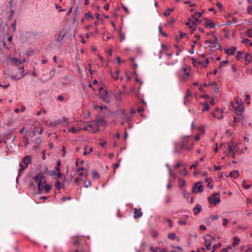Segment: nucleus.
I'll return each mask as SVG.
<instances>
[{
	"label": "nucleus",
	"mask_w": 252,
	"mask_h": 252,
	"mask_svg": "<svg viewBox=\"0 0 252 252\" xmlns=\"http://www.w3.org/2000/svg\"><path fill=\"white\" fill-rule=\"evenodd\" d=\"M205 44L206 45H207V44H209V45L206 46V47L209 48V49L213 52H215L220 47V45L218 41V38L216 36L214 37V39L213 40H206L205 42Z\"/></svg>",
	"instance_id": "obj_1"
},
{
	"label": "nucleus",
	"mask_w": 252,
	"mask_h": 252,
	"mask_svg": "<svg viewBox=\"0 0 252 252\" xmlns=\"http://www.w3.org/2000/svg\"><path fill=\"white\" fill-rule=\"evenodd\" d=\"M209 201L213 205H216L220 201V195L218 193H214L209 198Z\"/></svg>",
	"instance_id": "obj_2"
},
{
	"label": "nucleus",
	"mask_w": 252,
	"mask_h": 252,
	"mask_svg": "<svg viewBox=\"0 0 252 252\" xmlns=\"http://www.w3.org/2000/svg\"><path fill=\"white\" fill-rule=\"evenodd\" d=\"M237 143H236L232 139L228 143L227 147L229 153L233 152H237L238 148H237Z\"/></svg>",
	"instance_id": "obj_3"
},
{
	"label": "nucleus",
	"mask_w": 252,
	"mask_h": 252,
	"mask_svg": "<svg viewBox=\"0 0 252 252\" xmlns=\"http://www.w3.org/2000/svg\"><path fill=\"white\" fill-rule=\"evenodd\" d=\"M201 183V182L195 183L193 187L192 188V191L195 193L202 192L203 190V187L202 186Z\"/></svg>",
	"instance_id": "obj_4"
},
{
	"label": "nucleus",
	"mask_w": 252,
	"mask_h": 252,
	"mask_svg": "<svg viewBox=\"0 0 252 252\" xmlns=\"http://www.w3.org/2000/svg\"><path fill=\"white\" fill-rule=\"evenodd\" d=\"M231 105L232 106L236 111V114L237 115L241 116L243 111V107L242 105H235L234 102H231Z\"/></svg>",
	"instance_id": "obj_5"
},
{
	"label": "nucleus",
	"mask_w": 252,
	"mask_h": 252,
	"mask_svg": "<svg viewBox=\"0 0 252 252\" xmlns=\"http://www.w3.org/2000/svg\"><path fill=\"white\" fill-rule=\"evenodd\" d=\"M18 70H19V74L12 75L11 77L12 79L18 80L24 76V74H23L24 72V67L23 66H19Z\"/></svg>",
	"instance_id": "obj_6"
},
{
	"label": "nucleus",
	"mask_w": 252,
	"mask_h": 252,
	"mask_svg": "<svg viewBox=\"0 0 252 252\" xmlns=\"http://www.w3.org/2000/svg\"><path fill=\"white\" fill-rule=\"evenodd\" d=\"M100 98L105 102L109 103L110 101V97L108 94L107 91L105 90L100 95Z\"/></svg>",
	"instance_id": "obj_7"
},
{
	"label": "nucleus",
	"mask_w": 252,
	"mask_h": 252,
	"mask_svg": "<svg viewBox=\"0 0 252 252\" xmlns=\"http://www.w3.org/2000/svg\"><path fill=\"white\" fill-rule=\"evenodd\" d=\"M51 175L55 179H62L63 182L65 181L66 180L65 177L63 176V174L61 172H58L57 173L55 171H53L52 172Z\"/></svg>",
	"instance_id": "obj_8"
},
{
	"label": "nucleus",
	"mask_w": 252,
	"mask_h": 252,
	"mask_svg": "<svg viewBox=\"0 0 252 252\" xmlns=\"http://www.w3.org/2000/svg\"><path fill=\"white\" fill-rule=\"evenodd\" d=\"M34 181L35 182H46V180L45 177L43 174H38L36 176H35L33 178Z\"/></svg>",
	"instance_id": "obj_9"
},
{
	"label": "nucleus",
	"mask_w": 252,
	"mask_h": 252,
	"mask_svg": "<svg viewBox=\"0 0 252 252\" xmlns=\"http://www.w3.org/2000/svg\"><path fill=\"white\" fill-rule=\"evenodd\" d=\"M133 213H134L133 218L135 219L139 218L142 216V213L141 212V208H139V209H137L136 208H134L133 209Z\"/></svg>",
	"instance_id": "obj_10"
},
{
	"label": "nucleus",
	"mask_w": 252,
	"mask_h": 252,
	"mask_svg": "<svg viewBox=\"0 0 252 252\" xmlns=\"http://www.w3.org/2000/svg\"><path fill=\"white\" fill-rule=\"evenodd\" d=\"M188 144V139H185L183 140L182 144L181 145V149L182 150H190V148L187 146Z\"/></svg>",
	"instance_id": "obj_11"
},
{
	"label": "nucleus",
	"mask_w": 252,
	"mask_h": 252,
	"mask_svg": "<svg viewBox=\"0 0 252 252\" xmlns=\"http://www.w3.org/2000/svg\"><path fill=\"white\" fill-rule=\"evenodd\" d=\"M236 49L235 47H231L230 49L225 50V53L228 55H232L236 52Z\"/></svg>",
	"instance_id": "obj_12"
},
{
	"label": "nucleus",
	"mask_w": 252,
	"mask_h": 252,
	"mask_svg": "<svg viewBox=\"0 0 252 252\" xmlns=\"http://www.w3.org/2000/svg\"><path fill=\"white\" fill-rule=\"evenodd\" d=\"M240 175L238 170H234L229 173V176L233 179L237 178Z\"/></svg>",
	"instance_id": "obj_13"
},
{
	"label": "nucleus",
	"mask_w": 252,
	"mask_h": 252,
	"mask_svg": "<svg viewBox=\"0 0 252 252\" xmlns=\"http://www.w3.org/2000/svg\"><path fill=\"white\" fill-rule=\"evenodd\" d=\"M212 241L209 240L205 239L204 245L208 250H210L211 249V246L212 245Z\"/></svg>",
	"instance_id": "obj_14"
},
{
	"label": "nucleus",
	"mask_w": 252,
	"mask_h": 252,
	"mask_svg": "<svg viewBox=\"0 0 252 252\" xmlns=\"http://www.w3.org/2000/svg\"><path fill=\"white\" fill-rule=\"evenodd\" d=\"M104 123V119L102 117H99L97 119V122L94 123L95 127H97L98 125H103Z\"/></svg>",
	"instance_id": "obj_15"
},
{
	"label": "nucleus",
	"mask_w": 252,
	"mask_h": 252,
	"mask_svg": "<svg viewBox=\"0 0 252 252\" xmlns=\"http://www.w3.org/2000/svg\"><path fill=\"white\" fill-rule=\"evenodd\" d=\"M45 182H40L38 183V193L40 194L42 193V189L44 188L43 183Z\"/></svg>",
	"instance_id": "obj_16"
},
{
	"label": "nucleus",
	"mask_w": 252,
	"mask_h": 252,
	"mask_svg": "<svg viewBox=\"0 0 252 252\" xmlns=\"http://www.w3.org/2000/svg\"><path fill=\"white\" fill-rule=\"evenodd\" d=\"M31 161V158L29 156H26L23 160V162H24L26 164V167H27L28 166V164L29 162H30Z\"/></svg>",
	"instance_id": "obj_17"
},
{
	"label": "nucleus",
	"mask_w": 252,
	"mask_h": 252,
	"mask_svg": "<svg viewBox=\"0 0 252 252\" xmlns=\"http://www.w3.org/2000/svg\"><path fill=\"white\" fill-rule=\"evenodd\" d=\"M204 24H205V26L206 27H209L210 28H213L215 27L214 23L212 21H209V20H207L205 23Z\"/></svg>",
	"instance_id": "obj_18"
},
{
	"label": "nucleus",
	"mask_w": 252,
	"mask_h": 252,
	"mask_svg": "<svg viewBox=\"0 0 252 252\" xmlns=\"http://www.w3.org/2000/svg\"><path fill=\"white\" fill-rule=\"evenodd\" d=\"M12 64L14 65H18L19 64H21L22 62L19 61L17 59L13 58L11 59Z\"/></svg>",
	"instance_id": "obj_19"
},
{
	"label": "nucleus",
	"mask_w": 252,
	"mask_h": 252,
	"mask_svg": "<svg viewBox=\"0 0 252 252\" xmlns=\"http://www.w3.org/2000/svg\"><path fill=\"white\" fill-rule=\"evenodd\" d=\"M201 206L199 204L196 205L195 208H194V214L197 215L198 213H199L201 211Z\"/></svg>",
	"instance_id": "obj_20"
},
{
	"label": "nucleus",
	"mask_w": 252,
	"mask_h": 252,
	"mask_svg": "<svg viewBox=\"0 0 252 252\" xmlns=\"http://www.w3.org/2000/svg\"><path fill=\"white\" fill-rule=\"evenodd\" d=\"M119 73V70H117L115 72H111L112 77L115 79H118Z\"/></svg>",
	"instance_id": "obj_21"
},
{
	"label": "nucleus",
	"mask_w": 252,
	"mask_h": 252,
	"mask_svg": "<svg viewBox=\"0 0 252 252\" xmlns=\"http://www.w3.org/2000/svg\"><path fill=\"white\" fill-rule=\"evenodd\" d=\"M19 166L20 168L19 169L18 171V175L20 176L22 174L23 171L25 170V168L26 167H24L23 165L20 163H19Z\"/></svg>",
	"instance_id": "obj_22"
},
{
	"label": "nucleus",
	"mask_w": 252,
	"mask_h": 252,
	"mask_svg": "<svg viewBox=\"0 0 252 252\" xmlns=\"http://www.w3.org/2000/svg\"><path fill=\"white\" fill-rule=\"evenodd\" d=\"M44 188V189H45V192L48 193L51 189L52 186L51 185H50L49 184H45Z\"/></svg>",
	"instance_id": "obj_23"
},
{
	"label": "nucleus",
	"mask_w": 252,
	"mask_h": 252,
	"mask_svg": "<svg viewBox=\"0 0 252 252\" xmlns=\"http://www.w3.org/2000/svg\"><path fill=\"white\" fill-rule=\"evenodd\" d=\"M239 241H240V240L238 239V237H234L233 242L232 244L233 247H234L235 246H236L239 243Z\"/></svg>",
	"instance_id": "obj_24"
},
{
	"label": "nucleus",
	"mask_w": 252,
	"mask_h": 252,
	"mask_svg": "<svg viewBox=\"0 0 252 252\" xmlns=\"http://www.w3.org/2000/svg\"><path fill=\"white\" fill-rule=\"evenodd\" d=\"M93 151V148H90L89 150H87V147H85V151L84 152V155L86 156L88 154H90Z\"/></svg>",
	"instance_id": "obj_25"
},
{
	"label": "nucleus",
	"mask_w": 252,
	"mask_h": 252,
	"mask_svg": "<svg viewBox=\"0 0 252 252\" xmlns=\"http://www.w3.org/2000/svg\"><path fill=\"white\" fill-rule=\"evenodd\" d=\"M201 104L203 106V107L202 108V111L204 112L206 111H208L210 107L207 103H202Z\"/></svg>",
	"instance_id": "obj_26"
},
{
	"label": "nucleus",
	"mask_w": 252,
	"mask_h": 252,
	"mask_svg": "<svg viewBox=\"0 0 252 252\" xmlns=\"http://www.w3.org/2000/svg\"><path fill=\"white\" fill-rule=\"evenodd\" d=\"M64 35H65L64 34H61V33L59 34L57 37V40L58 41L61 42L64 38Z\"/></svg>",
	"instance_id": "obj_27"
},
{
	"label": "nucleus",
	"mask_w": 252,
	"mask_h": 252,
	"mask_svg": "<svg viewBox=\"0 0 252 252\" xmlns=\"http://www.w3.org/2000/svg\"><path fill=\"white\" fill-rule=\"evenodd\" d=\"M250 55L249 54H246L245 57V64H248L250 62V60L248 58V56H249Z\"/></svg>",
	"instance_id": "obj_28"
},
{
	"label": "nucleus",
	"mask_w": 252,
	"mask_h": 252,
	"mask_svg": "<svg viewBox=\"0 0 252 252\" xmlns=\"http://www.w3.org/2000/svg\"><path fill=\"white\" fill-rule=\"evenodd\" d=\"M190 22H191V19L190 18L189 20V22H187L186 23V25L188 26H189V28L190 29H191V32L195 30V28H192V25L191 26H190Z\"/></svg>",
	"instance_id": "obj_29"
},
{
	"label": "nucleus",
	"mask_w": 252,
	"mask_h": 252,
	"mask_svg": "<svg viewBox=\"0 0 252 252\" xmlns=\"http://www.w3.org/2000/svg\"><path fill=\"white\" fill-rule=\"evenodd\" d=\"M173 10V9H167L164 13L163 15L164 16H167L170 15V12Z\"/></svg>",
	"instance_id": "obj_30"
},
{
	"label": "nucleus",
	"mask_w": 252,
	"mask_h": 252,
	"mask_svg": "<svg viewBox=\"0 0 252 252\" xmlns=\"http://www.w3.org/2000/svg\"><path fill=\"white\" fill-rule=\"evenodd\" d=\"M99 177V174L95 171H94L93 172V178L94 179H98Z\"/></svg>",
	"instance_id": "obj_31"
},
{
	"label": "nucleus",
	"mask_w": 252,
	"mask_h": 252,
	"mask_svg": "<svg viewBox=\"0 0 252 252\" xmlns=\"http://www.w3.org/2000/svg\"><path fill=\"white\" fill-rule=\"evenodd\" d=\"M75 252H89L87 251L85 249L79 247V248L77 249L75 251Z\"/></svg>",
	"instance_id": "obj_32"
},
{
	"label": "nucleus",
	"mask_w": 252,
	"mask_h": 252,
	"mask_svg": "<svg viewBox=\"0 0 252 252\" xmlns=\"http://www.w3.org/2000/svg\"><path fill=\"white\" fill-rule=\"evenodd\" d=\"M119 35L120 38V41H123L125 39V34L122 33L121 31H119Z\"/></svg>",
	"instance_id": "obj_33"
},
{
	"label": "nucleus",
	"mask_w": 252,
	"mask_h": 252,
	"mask_svg": "<svg viewBox=\"0 0 252 252\" xmlns=\"http://www.w3.org/2000/svg\"><path fill=\"white\" fill-rule=\"evenodd\" d=\"M91 186V183L90 181L86 180L84 182V187L86 188H87L90 187Z\"/></svg>",
	"instance_id": "obj_34"
},
{
	"label": "nucleus",
	"mask_w": 252,
	"mask_h": 252,
	"mask_svg": "<svg viewBox=\"0 0 252 252\" xmlns=\"http://www.w3.org/2000/svg\"><path fill=\"white\" fill-rule=\"evenodd\" d=\"M55 186L58 189H60L61 188V182L57 180L56 182Z\"/></svg>",
	"instance_id": "obj_35"
},
{
	"label": "nucleus",
	"mask_w": 252,
	"mask_h": 252,
	"mask_svg": "<svg viewBox=\"0 0 252 252\" xmlns=\"http://www.w3.org/2000/svg\"><path fill=\"white\" fill-rule=\"evenodd\" d=\"M78 130L76 129L74 127H72L68 129V131L72 133H76L78 132Z\"/></svg>",
	"instance_id": "obj_36"
},
{
	"label": "nucleus",
	"mask_w": 252,
	"mask_h": 252,
	"mask_svg": "<svg viewBox=\"0 0 252 252\" xmlns=\"http://www.w3.org/2000/svg\"><path fill=\"white\" fill-rule=\"evenodd\" d=\"M235 104L237 105H242V101L238 97L235 98Z\"/></svg>",
	"instance_id": "obj_37"
},
{
	"label": "nucleus",
	"mask_w": 252,
	"mask_h": 252,
	"mask_svg": "<svg viewBox=\"0 0 252 252\" xmlns=\"http://www.w3.org/2000/svg\"><path fill=\"white\" fill-rule=\"evenodd\" d=\"M171 200V197L169 195H168L166 196L165 202L166 204H168L170 202Z\"/></svg>",
	"instance_id": "obj_38"
},
{
	"label": "nucleus",
	"mask_w": 252,
	"mask_h": 252,
	"mask_svg": "<svg viewBox=\"0 0 252 252\" xmlns=\"http://www.w3.org/2000/svg\"><path fill=\"white\" fill-rule=\"evenodd\" d=\"M192 18L193 19V20L192 22V25H195L198 22V19L196 17H195L194 16H193Z\"/></svg>",
	"instance_id": "obj_39"
},
{
	"label": "nucleus",
	"mask_w": 252,
	"mask_h": 252,
	"mask_svg": "<svg viewBox=\"0 0 252 252\" xmlns=\"http://www.w3.org/2000/svg\"><path fill=\"white\" fill-rule=\"evenodd\" d=\"M233 121L235 123H238L240 121V120L242 119V118L238 117L236 116H234L233 117Z\"/></svg>",
	"instance_id": "obj_40"
},
{
	"label": "nucleus",
	"mask_w": 252,
	"mask_h": 252,
	"mask_svg": "<svg viewBox=\"0 0 252 252\" xmlns=\"http://www.w3.org/2000/svg\"><path fill=\"white\" fill-rule=\"evenodd\" d=\"M82 180V178L80 177H77L75 179V183L77 185H78L81 181Z\"/></svg>",
	"instance_id": "obj_41"
},
{
	"label": "nucleus",
	"mask_w": 252,
	"mask_h": 252,
	"mask_svg": "<svg viewBox=\"0 0 252 252\" xmlns=\"http://www.w3.org/2000/svg\"><path fill=\"white\" fill-rule=\"evenodd\" d=\"M246 33L249 37H252V29L248 30Z\"/></svg>",
	"instance_id": "obj_42"
},
{
	"label": "nucleus",
	"mask_w": 252,
	"mask_h": 252,
	"mask_svg": "<svg viewBox=\"0 0 252 252\" xmlns=\"http://www.w3.org/2000/svg\"><path fill=\"white\" fill-rule=\"evenodd\" d=\"M193 16H194L197 18H200L202 16V12H195Z\"/></svg>",
	"instance_id": "obj_43"
},
{
	"label": "nucleus",
	"mask_w": 252,
	"mask_h": 252,
	"mask_svg": "<svg viewBox=\"0 0 252 252\" xmlns=\"http://www.w3.org/2000/svg\"><path fill=\"white\" fill-rule=\"evenodd\" d=\"M168 237L169 238L174 239L175 238V234L174 233H169Z\"/></svg>",
	"instance_id": "obj_44"
},
{
	"label": "nucleus",
	"mask_w": 252,
	"mask_h": 252,
	"mask_svg": "<svg viewBox=\"0 0 252 252\" xmlns=\"http://www.w3.org/2000/svg\"><path fill=\"white\" fill-rule=\"evenodd\" d=\"M87 126L88 127V128H93V127L95 126V125H94V124H93V123H88L87 125Z\"/></svg>",
	"instance_id": "obj_45"
},
{
	"label": "nucleus",
	"mask_w": 252,
	"mask_h": 252,
	"mask_svg": "<svg viewBox=\"0 0 252 252\" xmlns=\"http://www.w3.org/2000/svg\"><path fill=\"white\" fill-rule=\"evenodd\" d=\"M179 35H180V39L183 38L184 37H185L187 36V34L186 33L183 32H179Z\"/></svg>",
	"instance_id": "obj_46"
},
{
	"label": "nucleus",
	"mask_w": 252,
	"mask_h": 252,
	"mask_svg": "<svg viewBox=\"0 0 252 252\" xmlns=\"http://www.w3.org/2000/svg\"><path fill=\"white\" fill-rule=\"evenodd\" d=\"M85 17H86L90 18L91 19H93L94 18V17L92 16L91 12H89L88 13H86L85 14Z\"/></svg>",
	"instance_id": "obj_47"
},
{
	"label": "nucleus",
	"mask_w": 252,
	"mask_h": 252,
	"mask_svg": "<svg viewBox=\"0 0 252 252\" xmlns=\"http://www.w3.org/2000/svg\"><path fill=\"white\" fill-rule=\"evenodd\" d=\"M219 215H211L210 218L213 220H216L219 218Z\"/></svg>",
	"instance_id": "obj_48"
},
{
	"label": "nucleus",
	"mask_w": 252,
	"mask_h": 252,
	"mask_svg": "<svg viewBox=\"0 0 252 252\" xmlns=\"http://www.w3.org/2000/svg\"><path fill=\"white\" fill-rule=\"evenodd\" d=\"M190 95L191 94H190L189 90H188L186 93L185 98L187 99Z\"/></svg>",
	"instance_id": "obj_49"
},
{
	"label": "nucleus",
	"mask_w": 252,
	"mask_h": 252,
	"mask_svg": "<svg viewBox=\"0 0 252 252\" xmlns=\"http://www.w3.org/2000/svg\"><path fill=\"white\" fill-rule=\"evenodd\" d=\"M175 21V19L174 18H172L169 22H167L165 23V25H167L168 24H172Z\"/></svg>",
	"instance_id": "obj_50"
},
{
	"label": "nucleus",
	"mask_w": 252,
	"mask_h": 252,
	"mask_svg": "<svg viewBox=\"0 0 252 252\" xmlns=\"http://www.w3.org/2000/svg\"><path fill=\"white\" fill-rule=\"evenodd\" d=\"M198 161H196L195 163L192 164L190 166V169H192L193 168H196L197 164H198Z\"/></svg>",
	"instance_id": "obj_51"
},
{
	"label": "nucleus",
	"mask_w": 252,
	"mask_h": 252,
	"mask_svg": "<svg viewBox=\"0 0 252 252\" xmlns=\"http://www.w3.org/2000/svg\"><path fill=\"white\" fill-rule=\"evenodd\" d=\"M221 246V244L220 243H219L218 244L214 245L213 247L214 249H216L220 248Z\"/></svg>",
	"instance_id": "obj_52"
},
{
	"label": "nucleus",
	"mask_w": 252,
	"mask_h": 252,
	"mask_svg": "<svg viewBox=\"0 0 252 252\" xmlns=\"http://www.w3.org/2000/svg\"><path fill=\"white\" fill-rule=\"evenodd\" d=\"M223 225L224 226H226L227 223L228 222V220L227 219H223Z\"/></svg>",
	"instance_id": "obj_53"
},
{
	"label": "nucleus",
	"mask_w": 252,
	"mask_h": 252,
	"mask_svg": "<svg viewBox=\"0 0 252 252\" xmlns=\"http://www.w3.org/2000/svg\"><path fill=\"white\" fill-rule=\"evenodd\" d=\"M228 63V61L222 62L220 63V67H221L223 66L226 63Z\"/></svg>",
	"instance_id": "obj_54"
},
{
	"label": "nucleus",
	"mask_w": 252,
	"mask_h": 252,
	"mask_svg": "<svg viewBox=\"0 0 252 252\" xmlns=\"http://www.w3.org/2000/svg\"><path fill=\"white\" fill-rule=\"evenodd\" d=\"M195 46L194 44H192L191 45V48L189 51V53L193 54L194 53V49Z\"/></svg>",
	"instance_id": "obj_55"
},
{
	"label": "nucleus",
	"mask_w": 252,
	"mask_h": 252,
	"mask_svg": "<svg viewBox=\"0 0 252 252\" xmlns=\"http://www.w3.org/2000/svg\"><path fill=\"white\" fill-rule=\"evenodd\" d=\"M135 81L136 82L138 83L140 86H141L143 84V82L137 78H135Z\"/></svg>",
	"instance_id": "obj_56"
},
{
	"label": "nucleus",
	"mask_w": 252,
	"mask_h": 252,
	"mask_svg": "<svg viewBox=\"0 0 252 252\" xmlns=\"http://www.w3.org/2000/svg\"><path fill=\"white\" fill-rule=\"evenodd\" d=\"M247 11L249 14L251 13L252 12V6H248Z\"/></svg>",
	"instance_id": "obj_57"
},
{
	"label": "nucleus",
	"mask_w": 252,
	"mask_h": 252,
	"mask_svg": "<svg viewBox=\"0 0 252 252\" xmlns=\"http://www.w3.org/2000/svg\"><path fill=\"white\" fill-rule=\"evenodd\" d=\"M241 55H242V53L241 52L239 51L238 52V55L237 56V59H238V60H240L241 59Z\"/></svg>",
	"instance_id": "obj_58"
},
{
	"label": "nucleus",
	"mask_w": 252,
	"mask_h": 252,
	"mask_svg": "<svg viewBox=\"0 0 252 252\" xmlns=\"http://www.w3.org/2000/svg\"><path fill=\"white\" fill-rule=\"evenodd\" d=\"M98 108L100 109V110L101 111H102L103 109H105V110L107 109V107L106 106H99Z\"/></svg>",
	"instance_id": "obj_59"
},
{
	"label": "nucleus",
	"mask_w": 252,
	"mask_h": 252,
	"mask_svg": "<svg viewBox=\"0 0 252 252\" xmlns=\"http://www.w3.org/2000/svg\"><path fill=\"white\" fill-rule=\"evenodd\" d=\"M124 119H125L126 121H129L130 120V118H129V117L127 115V114L125 115L124 116Z\"/></svg>",
	"instance_id": "obj_60"
},
{
	"label": "nucleus",
	"mask_w": 252,
	"mask_h": 252,
	"mask_svg": "<svg viewBox=\"0 0 252 252\" xmlns=\"http://www.w3.org/2000/svg\"><path fill=\"white\" fill-rule=\"evenodd\" d=\"M179 223L181 225H184L186 224V221L183 220H180L179 221Z\"/></svg>",
	"instance_id": "obj_61"
},
{
	"label": "nucleus",
	"mask_w": 252,
	"mask_h": 252,
	"mask_svg": "<svg viewBox=\"0 0 252 252\" xmlns=\"http://www.w3.org/2000/svg\"><path fill=\"white\" fill-rule=\"evenodd\" d=\"M109 3H107L104 6V9L106 10H109Z\"/></svg>",
	"instance_id": "obj_62"
},
{
	"label": "nucleus",
	"mask_w": 252,
	"mask_h": 252,
	"mask_svg": "<svg viewBox=\"0 0 252 252\" xmlns=\"http://www.w3.org/2000/svg\"><path fill=\"white\" fill-rule=\"evenodd\" d=\"M250 42V40L247 39V38H246V39H244L242 41V42L243 43H245V44H247L248 43V42Z\"/></svg>",
	"instance_id": "obj_63"
},
{
	"label": "nucleus",
	"mask_w": 252,
	"mask_h": 252,
	"mask_svg": "<svg viewBox=\"0 0 252 252\" xmlns=\"http://www.w3.org/2000/svg\"><path fill=\"white\" fill-rule=\"evenodd\" d=\"M200 230H206V227L205 225H201L200 226Z\"/></svg>",
	"instance_id": "obj_64"
}]
</instances>
